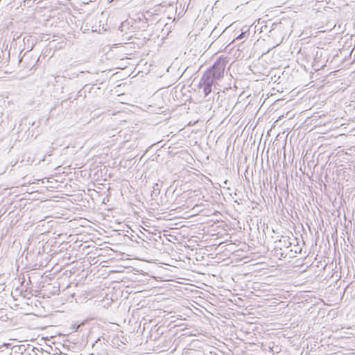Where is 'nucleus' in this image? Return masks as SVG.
<instances>
[{"label": "nucleus", "mask_w": 355, "mask_h": 355, "mask_svg": "<svg viewBox=\"0 0 355 355\" xmlns=\"http://www.w3.org/2000/svg\"><path fill=\"white\" fill-rule=\"evenodd\" d=\"M227 62L228 60L226 58H219L205 72L199 83L200 86L203 88L205 96H208L211 93L214 82L223 77Z\"/></svg>", "instance_id": "f257e3e1"}, {"label": "nucleus", "mask_w": 355, "mask_h": 355, "mask_svg": "<svg viewBox=\"0 0 355 355\" xmlns=\"http://www.w3.org/2000/svg\"><path fill=\"white\" fill-rule=\"evenodd\" d=\"M224 184H227V180H225V181L224 182Z\"/></svg>", "instance_id": "39448f33"}, {"label": "nucleus", "mask_w": 355, "mask_h": 355, "mask_svg": "<svg viewBox=\"0 0 355 355\" xmlns=\"http://www.w3.org/2000/svg\"><path fill=\"white\" fill-rule=\"evenodd\" d=\"M291 245V242L286 236H282V238L275 242V249L279 248L282 250L283 248H288Z\"/></svg>", "instance_id": "f03ea898"}, {"label": "nucleus", "mask_w": 355, "mask_h": 355, "mask_svg": "<svg viewBox=\"0 0 355 355\" xmlns=\"http://www.w3.org/2000/svg\"><path fill=\"white\" fill-rule=\"evenodd\" d=\"M297 248H295V252L297 253Z\"/></svg>", "instance_id": "423d86ee"}, {"label": "nucleus", "mask_w": 355, "mask_h": 355, "mask_svg": "<svg viewBox=\"0 0 355 355\" xmlns=\"http://www.w3.org/2000/svg\"><path fill=\"white\" fill-rule=\"evenodd\" d=\"M297 248H295V252L297 253Z\"/></svg>", "instance_id": "0eeeda50"}, {"label": "nucleus", "mask_w": 355, "mask_h": 355, "mask_svg": "<svg viewBox=\"0 0 355 355\" xmlns=\"http://www.w3.org/2000/svg\"><path fill=\"white\" fill-rule=\"evenodd\" d=\"M249 28L244 27L242 28V32L236 37L237 40H242L249 35Z\"/></svg>", "instance_id": "7ed1b4c3"}, {"label": "nucleus", "mask_w": 355, "mask_h": 355, "mask_svg": "<svg viewBox=\"0 0 355 355\" xmlns=\"http://www.w3.org/2000/svg\"><path fill=\"white\" fill-rule=\"evenodd\" d=\"M160 193V189L158 183L154 184L151 196H157Z\"/></svg>", "instance_id": "20e7f679"}]
</instances>
